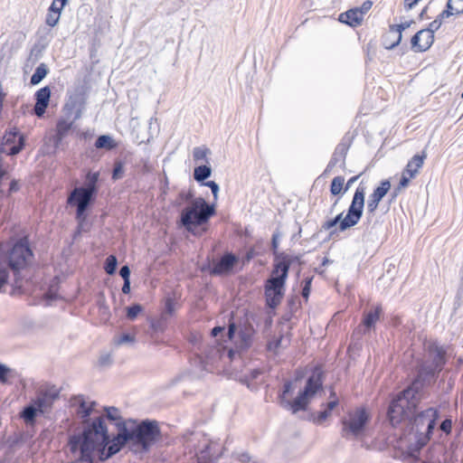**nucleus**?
<instances>
[{
	"instance_id": "f257e3e1",
	"label": "nucleus",
	"mask_w": 463,
	"mask_h": 463,
	"mask_svg": "<svg viewBox=\"0 0 463 463\" xmlns=\"http://www.w3.org/2000/svg\"><path fill=\"white\" fill-rule=\"evenodd\" d=\"M116 436L110 439L105 419L99 416L84 427L79 435L71 436L69 446L72 453H79L80 463H93L94 455L105 461L118 453L127 444V423H121Z\"/></svg>"
},
{
	"instance_id": "f03ea898",
	"label": "nucleus",
	"mask_w": 463,
	"mask_h": 463,
	"mask_svg": "<svg viewBox=\"0 0 463 463\" xmlns=\"http://www.w3.org/2000/svg\"><path fill=\"white\" fill-rule=\"evenodd\" d=\"M33 258L29 238H10L0 241V288L7 284L9 270L14 275L25 269Z\"/></svg>"
},
{
	"instance_id": "7ed1b4c3",
	"label": "nucleus",
	"mask_w": 463,
	"mask_h": 463,
	"mask_svg": "<svg viewBox=\"0 0 463 463\" xmlns=\"http://www.w3.org/2000/svg\"><path fill=\"white\" fill-rule=\"evenodd\" d=\"M449 349V345H439L436 341L425 345V354L417 360L415 365V373H419L418 381L433 384L436 383L447 364Z\"/></svg>"
},
{
	"instance_id": "20e7f679",
	"label": "nucleus",
	"mask_w": 463,
	"mask_h": 463,
	"mask_svg": "<svg viewBox=\"0 0 463 463\" xmlns=\"http://www.w3.org/2000/svg\"><path fill=\"white\" fill-rule=\"evenodd\" d=\"M132 426L127 425V436L129 449L134 453H146L151 447L160 439L161 431L156 420H143L137 423L129 420Z\"/></svg>"
},
{
	"instance_id": "39448f33",
	"label": "nucleus",
	"mask_w": 463,
	"mask_h": 463,
	"mask_svg": "<svg viewBox=\"0 0 463 463\" xmlns=\"http://www.w3.org/2000/svg\"><path fill=\"white\" fill-rule=\"evenodd\" d=\"M365 190V186L361 184L358 185L354 191L351 204L348 207L346 214L344 216V213H340L335 218L323 222L322 228L325 231H329L334 226L338 224V230L340 232H344L347 229H350L351 227L355 226L363 216Z\"/></svg>"
},
{
	"instance_id": "423d86ee",
	"label": "nucleus",
	"mask_w": 463,
	"mask_h": 463,
	"mask_svg": "<svg viewBox=\"0 0 463 463\" xmlns=\"http://www.w3.org/2000/svg\"><path fill=\"white\" fill-rule=\"evenodd\" d=\"M410 418L416 442L420 448H423L433 434L437 420L439 418V411L437 408L429 407L420 412L412 411Z\"/></svg>"
},
{
	"instance_id": "0eeeda50",
	"label": "nucleus",
	"mask_w": 463,
	"mask_h": 463,
	"mask_svg": "<svg viewBox=\"0 0 463 463\" xmlns=\"http://www.w3.org/2000/svg\"><path fill=\"white\" fill-rule=\"evenodd\" d=\"M214 214V206L208 204L203 198L199 197L182 211L181 221L188 232H194V227L207 223Z\"/></svg>"
},
{
	"instance_id": "6e6552de",
	"label": "nucleus",
	"mask_w": 463,
	"mask_h": 463,
	"mask_svg": "<svg viewBox=\"0 0 463 463\" xmlns=\"http://www.w3.org/2000/svg\"><path fill=\"white\" fill-rule=\"evenodd\" d=\"M322 387L323 373L320 369L316 368L307 379L304 389L298 392V396L293 401L286 402L283 408L291 410L294 414L300 411H306L310 399L313 398Z\"/></svg>"
},
{
	"instance_id": "1a4fd4ad",
	"label": "nucleus",
	"mask_w": 463,
	"mask_h": 463,
	"mask_svg": "<svg viewBox=\"0 0 463 463\" xmlns=\"http://www.w3.org/2000/svg\"><path fill=\"white\" fill-rule=\"evenodd\" d=\"M97 179L98 174H94L87 186L75 187L68 196L67 203L76 207V219L80 223L85 221V212L97 193Z\"/></svg>"
},
{
	"instance_id": "9d476101",
	"label": "nucleus",
	"mask_w": 463,
	"mask_h": 463,
	"mask_svg": "<svg viewBox=\"0 0 463 463\" xmlns=\"http://www.w3.org/2000/svg\"><path fill=\"white\" fill-rule=\"evenodd\" d=\"M371 417L364 407L356 408L348 412L347 417L341 419V436L345 439H356L364 434Z\"/></svg>"
},
{
	"instance_id": "9b49d317",
	"label": "nucleus",
	"mask_w": 463,
	"mask_h": 463,
	"mask_svg": "<svg viewBox=\"0 0 463 463\" xmlns=\"http://www.w3.org/2000/svg\"><path fill=\"white\" fill-rule=\"evenodd\" d=\"M236 333L240 339L239 347L242 350L248 349L251 345L255 330L247 314L242 317H239L238 314L230 316L226 335L232 340Z\"/></svg>"
},
{
	"instance_id": "f8f14e48",
	"label": "nucleus",
	"mask_w": 463,
	"mask_h": 463,
	"mask_svg": "<svg viewBox=\"0 0 463 463\" xmlns=\"http://www.w3.org/2000/svg\"><path fill=\"white\" fill-rule=\"evenodd\" d=\"M294 258L285 252L276 254L270 278L267 280L265 289H281L288 277V269Z\"/></svg>"
},
{
	"instance_id": "ddd939ff",
	"label": "nucleus",
	"mask_w": 463,
	"mask_h": 463,
	"mask_svg": "<svg viewBox=\"0 0 463 463\" xmlns=\"http://www.w3.org/2000/svg\"><path fill=\"white\" fill-rule=\"evenodd\" d=\"M441 22L437 18L430 23L429 27L417 32L411 40V50L415 52L428 51L434 43V33L441 26Z\"/></svg>"
},
{
	"instance_id": "4468645a",
	"label": "nucleus",
	"mask_w": 463,
	"mask_h": 463,
	"mask_svg": "<svg viewBox=\"0 0 463 463\" xmlns=\"http://www.w3.org/2000/svg\"><path fill=\"white\" fill-rule=\"evenodd\" d=\"M12 297L25 296V301L30 306L52 307L61 299L58 291H10Z\"/></svg>"
},
{
	"instance_id": "2eb2a0df",
	"label": "nucleus",
	"mask_w": 463,
	"mask_h": 463,
	"mask_svg": "<svg viewBox=\"0 0 463 463\" xmlns=\"http://www.w3.org/2000/svg\"><path fill=\"white\" fill-rule=\"evenodd\" d=\"M419 373H415L414 379L411 383L401 392L396 397L398 399L402 400V402L407 405L408 410H412L413 411L416 410L418 403L420 402V392L426 388L431 386L433 383H426L420 381H418Z\"/></svg>"
},
{
	"instance_id": "dca6fc26",
	"label": "nucleus",
	"mask_w": 463,
	"mask_h": 463,
	"mask_svg": "<svg viewBox=\"0 0 463 463\" xmlns=\"http://www.w3.org/2000/svg\"><path fill=\"white\" fill-rule=\"evenodd\" d=\"M373 2L364 1L360 7L351 8L339 14V22L345 24L351 27H358L363 24L364 15L372 8Z\"/></svg>"
},
{
	"instance_id": "f3484780",
	"label": "nucleus",
	"mask_w": 463,
	"mask_h": 463,
	"mask_svg": "<svg viewBox=\"0 0 463 463\" xmlns=\"http://www.w3.org/2000/svg\"><path fill=\"white\" fill-rule=\"evenodd\" d=\"M60 397V390L55 386H45L41 388L33 399L36 405L41 409V414L47 413L51 411L54 402Z\"/></svg>"
},
{
	"instance_id": "a211bd4d",
	"label": "nucleus",
	"mask_w": 463,
	"mask_h": 463,
	"mask_svg": "<svg viewBox=\"0 0 463 463\" xmlns=\"http://www.w3.org/2000/svg\"><path fill=\"white\" fill-rule=\"evenodd\" d=\"M226 353V351L221 347L216 345H209L203 347L201 354H198V360L202 365V368L205 371H212L213 365L219 359L222 357V355Z\"/></svg>"
},
{
	"instance_id": "6ab92c4d",
	"label": "nucleus",
	"mask_w": 463,
	"mask_h": 463,
	"mask_svg": "<svg viewBox=\"0 0 463 463\" xmlns=\"http://www.w3.org/2000/svg\"><path fill=\"white\" fill-rule=\"evenodd\" d=\"M391 189V182L387 179L382 180L380 184L373 189V193L368 196L366 203L367 213L373 215L378 209L380 202L388 194Z\"/></svg>"
},
{
	"instance_id": "aec40b11",
	"label": "nucleus",
	"mask_w": 463,
	"mask_h": 463,
	"mask_svg": "<svg viewBox=\"0 0 463 463\" xmlns=\"http://www.w3.org/2000/svg\"><path fill=\"white\" fill-rule=\"evenodd\" d=\"M412 410H408L407 405L402 402V400L397 397L393 398L390 402L387 411V417L392 426L400 423L404 418L411 417Z\"/></svg>"
},
{
	"instance_id": "412c9836",
	"label": "nucleus",
	"mask_w": 463,
	"mask_h": 463,
	"mask_svg": "<svg viewBox=\"0 0 463 463\" xmlns=\"http://www.w3.org/2000/svg\"><path fill=\"white\" fill-rule=\"evenodd\" d=\"M408 23L401 24H391L388 30L383 34L382 43L385 49L391 50L398 46L402 41V32L409 27Z\"/></svg>"
},
{
	"instance_id": "4be33fe9",
	"label": "nucleus",
	"mask_w": 463,
	"mask_h": 463,
	"mask_svg": "<svg viewBox=\"0 0 463 463\" xmlns=\"http://www.w3.org/2000/svg\"><path fill=\"white\" fill-rule=\"evenodd\" d=\"M238 258L232 253H225L220 260H213L209 266L211 274L222 275L232 270L233 267L237 264Z\"/></svg>"
},
{
	"instance_id": "5701e85b",
	"label": "nucleus",
	"mask_w": 463,
	"mask_h": 463,
	"mask_svg": "<svg viewBox=\"0 0 463 463\" xmlns=\"http://www.w3.org/2000/svg\"><path fill=\"white\" fill-rule=\"evenodd\" d=\"M5 145L9 146L8 155H17L24 146V137L16 128L7 131L4 137Z\"/></svg>"
},
{
	"instance_id": "b1692460",
	"label": "nucleus",
	"mask_w": 463,
	"mask_h": 463,
	"mask_svg": "<svg viewBox=\"0 0 463 463\" xmlns=\"http://www.w3.org/2000/svg\"><path fill=\"white\" fill-rule=\"evenodd\" d=\"M35 104L33 107V113L38 117L42 118L46 109L49 106L50 98H51V89L48 86L39 89L35 94Z\"/></svg>"
},
{
	"instance_id": "393cba45",
	"label": "nucleus",
	"mask_w": 463,
	"mask_h": 463,
	"mask_svg": "<svg viewBox=\"0 0 463 463\" xmlns=\"http://www.w3.org/2000/svg\"><path fill=\"white\" fill-rule=\"evenodd\" d=\"M426 158V151H422L420 155L413 156L411 160L408 161L405 168L403 169L405 174L409 175V177L415 178L419 174L420 169L423 166Z\"/></svg>"
},
{
	"instance_id": "a878e982",
	"label": "nucleus",
	"mask_w": 463,
	"mask_h": 463,
	"mask_svg": "<svg viewBox=\"0 0 463 463\" xmlns=\"http://www.w3.org/2000/svg\"><path fill=\"white\" fill-rule=\"evenodd\" d=\"M463 14V0H449L446 8L436 17L441 24L452 15Z\"/></svg>"
},
{
	"instance_id": "bb28decb",
	"label": "nucleus",
	"mask_w": 463,
	"mask_h": 463,
	"mask_svg": "<svg viewBox=\"0 0 463 463\" xmlns=\"http://www.w3.org/2000/svg\"><path fill=\"white\" fill-rule=\"evenodd\" d=\"M41 414V409L36 405L35 402L32 400L27 405H25L20 412V417L24 420L26 424H33L36 420V417Z\"/></svg>"
},
{
	"instance_id": "cd10ccee",
	"label": "nucleus",
	"mask_w": 463,
	"mask_h": 463,
	"mask_svg": "<svg viewBox=\"0 0 463 463\" xmlns=\"http://www.w3.org/2000/svg\"><path fill=\"white\" fill-rule=\"evenodd\" d=\"M347 192V186L345 185V177L337 175L333 178L330 184V193L333 196H336L333 206H335L341 197Z\"/></svg>"
},
{
	"instance_id": "c85d7f7f",
	"label": "nucleus",
	"mask_w": 463,
	"mask_h": 463,
	"mask_svg": "<svg viewBox=\"0 0 463 463\" xmlns=\"http://www.w3.org/2000/svg\"><path fill=\"white\" fill-rule=\"evenodd\" d=\"M147 320L153 332L163 333L167 328L171 317L163 312H160L158 317H150Z\"/></svg>"
},
{
	"instance_id": "c756f323",
	"label": "nucleus",
	"mask_w": 463,
	"mask_h": 463,
	"mask_svg": "<svg viewBox=\"0 0 463 463\" xmlns=\"http://www.w3.org/2000/svg\"><path fill=\"white\" fill-rule=\"evenodd\" d=\"M382 313V306L377 305L373 307V309H371L370 311L364 314L362 324L364 326L365 330H370L372 327L374 326L376 322L379 320Z\"/></svg>"
},
{
	"instance_id": "7c9ffc66",
	"label": "nucleus",
	"mask_w": 463,
	"mask_h": 463,
	"mask_svg": "<svg viewBox=\"0 0 463 463\" xmlns=\"http://www.w3.org/2000/svg\"><path fill=\"white\" fill-rule=\"evenodd\" d=\"M180 297H176L175 294H174V297H167L165 298L164 301V307L161 309V312L164 314L169 316L171 318L175 316V312L177 308L180 307L178 303V298Z\"/></svg>"
},
{
	"instance_id": "2f4dec72",
	"label": "nucleus",
	"mask_w": 463,
	"mask_h": 463,
	"mask_svg": "<svg viewBox=\"0 0 463 463\" xmlns=\"http://www.w3.org/2000/svg\"><path fill=\"white\" fill-rule=\"evenodd\" d=\"M95 405V402H90V404H88L83 399H81L79 404L78 414L82 419L84 423H86V426L91 422L90 421V416L94 411Z\"/></svg>"
},
{
	"instance_id": "473e14b6",
	"label": "nucleus",
	"mask_w": 463,
	"mask_h": 463,
	"mask_svg": "<svg viewBox=\"0 0 463 463\" xmlns=\"http://www.w3.org/2000/svg\"><path fill=\"white\" fill-rule=\"evenodd\" d=\"M62 9H59V6L56 5L55 2H52L51 6L48 9V13L46 15L45 23L47 25L53 27L55 26L61 16V12Z\"/></svg>"
},
{
	"instance_id": "72a5a7b5",
	"label": "nucleus",
	"mask_w": 463,
	"mask_h": 463,
	"mask_svg": "<svg viewBox=\"0 0 463 463\" xmlns=\"http://www.w3.org/2000/svg\"><path fill=\"white\" fill-rule=\"evenodd\" d=\"M104 411H105V417L110 421V422H113L117 429L118 430V426H120L119 424L121 423H127L125 420H122L120 414H119V410L116 407H104Z\"/></svg>"
},
{
	"instance_id": "f704fd0d",
	"label": "nucleus",
	"mask_w": 463,
	"mask_h": 463,
	"mask_svg": "<svg viewBox=\"0 0 463 463\" xmlns=\"http://www.w3.org/2000/svg\"><path fill=\"white\" fill-rule=\"evenodd\" d=\"M269 307L276 308L283 298L284 291H265Z\"/></svg>"
},
{
	"instance_id": "c9c22d12",
	"label": "nucleus",
	"mask_w": 463,
	"mask_h": 463,
	"mask_svg": "<svg viewBox=\"0 0 463 463\" xmlns=\"http://www.w3.org/2000/svg\"><path fill=\"white\" fill-rule=\"evenodd\" d=\"M96 148L111 150L117 146V143L108 135L99 136L95 142Z\"/></svg>"
},
{
	"instance_id": "e433bc0d",
	"label": "nucleus",
	"mask_w": 463,
	"mask_h": 463,
	"mask_svg": "<svg viewBox=\"0 0 463 463\" xmlns=\"http://www.w3.org/2000/svg\"><path fill=\"white\" fill-rule=\"evenodd\" d=\"M48 69L46 64L41 63L31 77V84L36 85L40 83L47 75Z\"/></svg>"
},
{
	"instance_id": "4c0bfd02",
	"label": "nucleus",
	"mask_w": 463,
	"mask_h": 463,
	"mask_svg": "<svg viewBox=\"0 0 463 463\" xmlns=\"http://www.w3.org/2000/svg\"><path fill=\"white\" fill-rule=\"evenodd\" d=\"M438 453L439 455H444L445 449L440 446L437 445L435 447H432L429 451V456L426 460H424L422 463H442L443 460L438 458H434L433 454Z\"/></svg>"
},
{
	"instance_id": "58836bf2",
	"label": "nucleus",
	"mask_w": 463,
	"mask_h": 463,
	"mask_svg": "<svg viewBox=\"0 0 463 463\" xmlns=\"http://www.w3.org/2000/svg\"><path fill=\"white\" fill-rule=\"evenodd\" d=\"M210 154V150L207 147L197 146L193 150V158L195 163L208 162L207 156Z\"/></svg>"
},
{
	"instance_id": "ea45409f",
	"label": "nucleus",
	"mask_w": 463,
	"mask_h": 463,
	"mask_svg": "<svg viewBox=\"0 0 463 463\" xmlns=\"http://www.w3.org/2000/svg\"><path fill=\"white\" fill-rule=\"evenodd\" d=\"M211 168L207 165H199L194 168V177L196 181H204L211 175Z\"/></svg>"
},
{
	"instance_id": "a19ab883",
	"label": "nucleus",
	"mask_w": 463,
	"mask_h": 463,
	"mask_svg": "<svg viewBox=\"0 0 463 463\" xmlns=\"http://www.w3.org/2000/svg\"><path fill=\"white\" fill-rule=\"evenodd\" d=\"M294 388H293V383L292 381L290 380H287L285 383H284V385H283V390L281 392V393H279V403L282 407L285 406L286 404V402H288L289 400L287 399V396L288 394H290L292 392H293Z\"/></svg>"
},
{
	"instance_id": "79ce46f5",
	"label": "nucleus",
	"mask_w": 463,
	"mask_h": 463,
	"mask_svg": "<svg viewBox=\"0 0 463 463\" xmlns=\"http://www.w3.org/2000/svg\"><path fill=\"white\" fill-rule=\"evenodd\" d=\"M421 449L422 448H420L419 444L416 443L415 449H413L411 451L406 452L403 455V458H402L403 462L404 463H417L420 460L418 455Z\"/></svg>"
},
{
	"instance_id": "37998d69",
	"label": "nucleus",
	"mask_w": 463,
	"mask_h": 463,
	"mask_svg": "<svg viewBox=\"0 0 463 463\" xmlns=\"http://www.w3.org/2000/svg\"><path fill=\"white\" fill-rule=\"evenodd\" d=\"M143 307L140 304H132L126 307V316L129 320H134L142 312Z\"/></svg>"
},
{
	"instance_id": "c03bdc74",
	"label": "nucleus",
	"mask_w": 463,
	"mask_h": 463,
	"mask_svg": "<svg viewBox=\"0 0 463 463\" xmlns=\"http://www.w3.org/2000/svg\"><path fill=\"white\" fill-rule=\"evenodd\" d=\"M261 373L262 371L260 369H252L249 372V373L243 376L241 381L247 384L248 388H253L252 382L256 380Z\"/></svg>"
},
{
	"instance_id": "a18cd8bd",
	"label": "nucleus",
	"mask_w": 463,
	"mask_h": 463,
	"mask_svg": "<svg viewBox=\"0 0 463 463\" xmlns=\"http://www.w3.org/2000/svg\"><path fill=\"white\" fill-rule=\"evenodd\" d=\"M71 128V123L65 120H60L56 126V132L59 138H62Z\"/></svg>"
},
{
	"instance_id": "49530a36",
	"label": "nucleus",
	"mask_w": 463,
	"mask_h": 463,
	"mask_svg": "<svg viewBox=\"0 0 463 463\" xmlns=\"http://www.w3.org/2000/svg\"><path fill=\"white\" fill-rule=\"evenodd\" d=\"M117 268V258L114 255H109L105 261L104 269L108 274H113Z\"/></svg>"
},
{
	"instance_id": "de8ad7c7",
	"label": "nucleus",
	"mask_w": 463,
	"mask_h": 463,
	"mask_svg": "<svg viewBox=\"0 0 463 463\" xmlns=\"http://www.w3.org/2000/svg\"><path fill=\"white\" fill-rule=\"evenodd\" d=\"M12 369L4 364H0V383L5 384L8 383V377L11 376Z\"/></svg>"
},
{
	"instance_id": "09e8293b",
	"label": "nucleus",
	"mask_w": 463,
	"mask_h": 463,
	"mask_svg": "<svg viewBox=\"0 0 463 463\" xmlns=\"http://www.w3.org/2000/svg\"><path fill=\"white\" fill-rule=\"evenodd\" d=\"M135 336L128 333L122 334L118 339L115 340V344L117 345H121L124 344H132L135 343Z\"/></svg>"
},
{
	"instance_id": "8fccbe9b",
	"label": "nucleus",
	"mask_w": 463,
	"mask_h": 463,
	"mask_svg": "<svg viewBox=\"0 0 463 463\" xmlns=\"http://www.w3.org/2000/svg\"><path fill=\"white\" fill-rule=\"evenodd\" d=\"M411 179H413V177H409V175H406L405 171L403 170L396 190L400 192L401 190L406 188L410 184V181Z\"/></svg>"
},
{
	"instance_id": "3c124183",
	"label": "nucleus",
	"mask_w": 463,
	"mask_h": 463,
	"mask_svg": "<svg viewBox=\"0 0 463 463\" xmlns=\"http://www.w3.org/2000/svg\"><path fill=\"white\" fill-rule=\"evenodd\" d=\"M439 429L441 431H443L447 435L450 434L451 430H452V420L449 418H447L444 420H442L439 425Z\"/></svg>"
},
{
	"instance_id": "603ef678",
	"label": "nucleus",
	"mask_w": 463,
	"mask_h": 463,
	"mask_svg": "<svg viewBox=\"0 0 463 463\" xmlns=\"http://www.w3.org/2000/svg\"><path fill=\"white\" fill-rule=\"evenodd\" d=\"M330 415L331 411L326 408L324 411L318 412L317 417L315 419V422L317 424H322Z\"/></svg>"
},
{
	"instance_id": "864d4df0",
	"label": "nucleus",
	"mask_w": 463,
	"mask_h": 463,
	"mask_svg": "<svg viewBox=\"0 0 463 463\" xmlns=\"http://www.w3.org/2000/svg\"><path fill=\"white\" fill-rule=\"evenodd\" d=\"M99 364L101 366H109L112 364V357L109 354H101L99 359Z\"/></svg>"
},
{
	"instance_id": "5fc2aeb1",
	"label": "nucleus",
	"mask_w": 463,
	"mask_h": 463,
	"mask_svg": "<svg viewBox=\"0 0 463 463\" xmlns=\"http://www.w3.org/2000/svg\"><path fill=\"white\" fill-rule=\"evenodd\" d=\"M122 173H123L122 165L120 163L117 164L113 169L112 178L114 180L119 179L122 175Z\"/></svg>"
},
{
	"instance_id": "6e6d98bb",
	"label": "nucleus",
	"mask_w": 463,
	"mask_h": 463,
	"mask_svg": "<svg viewBox=\"0 0 463 463\" xmlns=\"http://www.w3.org/2000/svg\"><path fill=\"white\" fill-rule=\"evenodd\" d=\"M281 341H282V338L279 337V338L275 339L272 342H269L268 349L269 351H274L275 352L279 347V345L281 344Z\"/></svg>"
},
{
	"instance_id": "4d7b16f0",
	"label": "nucleus",
	"mask_w": 463,
	"mask_h": 463,
	"mask_svg": "<svg viewBox=\"0 0 463 463\" xmlns=\"http://www.w3.org/2000/svg\"><path fill=\"white\" fill-rule=\"evenodd\" d=\"M204 185H206V186H208V187H210V188H211L212 193H213V196H214V197H216V196H217V194H218V191H219V186H218V184H217L215 182H213V181H208V182H206V183L204 184Z\"/></svg>"
},
{
	"instance_id": "13d9d810",
	"label": "nucleus",
	"mask_w": 463,
	"mask_h": 463,
	"mask_svg": "<svg viewBox=\"0 0 463 463\" xmlns=\"http://www.w3.org/2000/svg\"><path fill=\"white\" fill-rule=\"evenodd\" d=\"M224 329H225V327L222 326H214L211 330V336L213 337V338H216L219 335L223 333Z\"/></svg>"
},
{
	"instance_id": "bf43d9fd",
	"label": "nucleus",
	"mask_w": 463,
	"mask_h": 463,
	"mask_svg": "<svg viewBox=\"0 0 463 463\" xmlns=\"http://www.w3.org/2000/svg\"><path fill=\"white\" fill-rule=\"evenodd\" d=\"M271 248H272V250L274 252V254H278L277 253V250L279 248V235L277 233H274L272 235V239H271Z\"/></svg>"
},
{
	"instance_id": "052dcab7",
	"label": "nucleus",
	"mask_w": 463,
	"mask_h": 463,
	"mask_svg": "<svg viewBox=\"0 0 463 463\" xmlns=\"http://www.w3.org/2000/svg\"><path fill=\"white\" fill-rule=\"evenodd\" d=\"M120 276L123 278L124 280L129 279L130 275V269L128 266H123L119 270Z\"/></svg>"
},
{
	"instance_id": "680f3d73",
	"label": "nucleus",
	"mask_w": 463,
	"mask_h": 463,
	"mask_svg": "<svg viewBox=\"0 0 463 463\" xmlns=\"http://www.w3.org/2000/svg\"><path fill=\"white\" fill-rule=\"evenodd\" d=\"M338 405V400L335 398L333 401L328 402L326 406L328 411H332Z\"/></svg>"
},
{
	"instance_id": "e2e57ef3",
	"label": "nucleus",
	"mask_w": 463,
	"mask_h": 463,
	"mask_svg": "<svg viewBox=\"0 0 463 463\" xmlns=\"http://www.w3.org/2000/svg\"><path fill=\"white\" fill-rule=\"evenodd\" d=\"M359 175H354V176H352L351 178L348 179V181L346 183H345V185L347 186V190L349 189V187L354 183L356 182V180L359 178Z\"/></svg>"
},
{
	"instance_id": "0e129e2a",
	"label": "nucleus",
	"mask_w": 463,
	"mask_h": 463,
	"mask_svg": "<svg viewBox=\"0 0 463 463\" xmlns=\"http://www.w3.org/2000/svg\"><path fill=\"white\" fill-rule=\"evenodd\" d=\"M9 190H10V192H14V191H17V190H18V184H17V182H16V181L13 180V181L10 183Z\"/></svg>"
},
{
	"instance_id": "69168bd1",
	"label": "nucleus",
	"mask_w": 463,
	"mask_h": 463,
	"mask_svg": "<svg viewBox=\"0 0 463 463\" xmlns=\"http://www.w3.org/2000/svg\"><path fill=\"white\" fill-rule=\"evenodd\" d=\"M121 289H123V290L130 289V281H129V279L124 280V284H123V287H122Z\"/></svg>"
},
{
	"instance_id": "338daca9",
	"label": "nucleus",
	"mask_w": 463,
	"mask_h": 463,
	"mask_svg": "<svg viewBox=\"0 0 463 463\" xmlns=\"http://www.w3.org/2000/svg\"><path fill=\"white\" fill-rule=\"evenodd\" d=\"M53 2H55L56 4H57V2H60V5H58L59 9H62L64 7V5H66L67 0H53Z\"/></svg>"
},
{
	"instance_id": "774afa93",
	"label": "nucleus",
	"mask_w": 463,
	"mask_h": 463,
	"mask_svg": "<svg viewBox=\"0 0 463 463\" xmlns=\"http://www.w3.org/2000/svg\"><path fill=\"white\" fill-rule=\"evenodd\" d=\"M310 291H301L302 297L305 301L308 300Z\"/></svg>"
}]
</instances>
